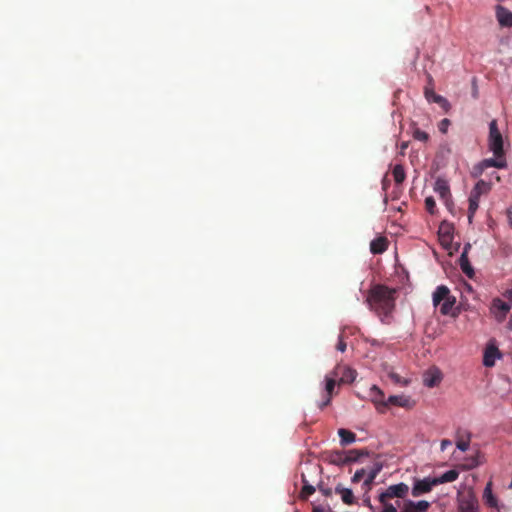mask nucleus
I'll list each match as a JSON object with an SVG mask.
<instances>
[{
  "label": "nucleus",
  "mask_w": 512,
  "mask_h": 512,
  "mask_svg": "<svg viewBox=\"0 0 512 512\" xmlns=\"http://www.w3.org/2000/svg\"><path fill=\"white\" fill-rule=\"evenodd\" d=\"M506 215H507L509 226L512 228V206L507 209Z\"/></svg>",
  "instance_id": "nucleus-43"
},
{
  "label": "nucleus",
  "mask_w": 512,
  "mask_h": 512,
  "mask_svg": "<svg viewBox=\"0 0 512 512\" xmlns=\"http://www.w3.org/2000/svg\"><path fill=\"white\" fill-rule=\"evenodd\" d=\"M332 374L335 376V377H340V382H343V383H350V382H353L356 378V371L349 368V367H346V366H342V365H337Z\"/></svg>",
  "instance_id": "nucleus-9"
},
{
  "label": "nucleus",
  "mask_w": 512,
  "mask_h": 512,
  "mask_svg": "<svg viewBox=\"0 0 512 512\" xmlns=\"http://www.w3.org/2000/svg\"><path fill=\"white\" fill-rule=\"evenodd\" d=\"M459 265L461 267L462 272L472 278L474 275V270L469 262L468 256H466V252H462L459 258Z\"/></svg>",
  "instance_id": "nucleus-23"
},
{
  "label": "nucleus",
  "mask_w": 512,
  "mask_h": 512,
  "mask_svg": "<svg viewBox=\"0 0 512 512\" xmlns=\"http://www.w3.org/2000/svg\"><path fill=\"white\" fill-rule=\"evenodd\" d=\"M510 309L511 303L505 302L500 298H496L492 302L491 310L498 322H502L506 318V315L510 311Z\"/></svg>",
  "instance_id": "nucleus-7"
},
{
  "label": "nucleus",
  "mask_w": 512,
  "mask_h": 512,
  "mask_svg": "<svg viewBox=\"0 0 512 512\" xmlns=\"http://www.w3.org/2000/svg\"><path fill=\"white\" fill-rule=\"evenodd\" d=\"M370 398L371 401L375 404L376 409L380 413H384L388 408L387 400H385V396L382 390H380L376 385H373L370 388Z\"/></svg>",
  "instance_id": "nucleus-8"
},
{
  "label": "nucleus",
  "mask_w": 512,
  "mask_h": 512,
  "mask_svg": "<svg viewBox=\"0 0 512 512\" xmlns=\"http://www.w3.org/2000/svg\"><path fill=\"white\" fill-rule=\"evenodd\" d=\"M407 146H408V145H407V143H403V144L401 145L402 150L406 149V148H407Z\"/></svg>",
  "instance_id": "nucleus-49"
},
{
  "label": "nucleus",
  "mask_w": 512,
  "mask_h": 512,
  "mask_svg": "<svg viewBox=\"0 0 512 512\" xmlns=\"http://www.w3.org/2000/svg\"><path fill=\"white\" fill-rule=\"evenodd\" d=\"M387 403L388 407L393 405L403 408H411L414 405V402L411 400V398L404 395H391L388 397Z\"/></svg>",
  "instance_id": "nucleus-14"
},
{
  "label": "nucleus",
  "mask_w": 512,
  "mask_h": 512,
  "mask_svg": "<svg viewBox=\"0 0 512 512\" xmlns=\"http://www.w3.org/2000/svg\"><path fill=\"white\" fill-rule=\"evenodd\" d=\"M409 491V487L405 483H398L389 486L384 492L379 495V502L392 498H404Z\"/></svg>",
  "instance_id": "nucleus-4"
},
{
  "label": "nucleus",
  "mask_w": 512,
  "mask_h": 512,
  "mask_svg": "<svg viewBox=\"0 0 512 512\" xmlns=\"http://www.w3.org/2000/svg\"><path fill=\"white\" fill-rule=\"evenodd\" d=\"M489 167H495L499 169H503L507 167V161L504 156H494V158H488L482 160L476 167L475 170H477L479 173H482L485 169Z\"/></svg>",
  "instance_id": "nucleus-6"
},
{
  "label": "nucleus",
  "mask_w": 512,
  "mask_h": 512,
  "mask_svg": "<svg viewBox=\"0 0 512 512\" xmlns=\"http://www.w3.org/2000/svg\"><path fill=\"white\" fill-rule=\"evenodd\" d=\"M434 481L435 479L430 477L415 480L411 491L412 496L419 497L422 494L429 493L434 486H437Z\"/></svg>",
  "instance_id": "nucleus-5"
},
{
  "label": "nucleus",
  "mask_w": 512,
  "mask_h": 512,
  "mask_svg": "<svg viewBox=\"0 0 512 512\" xmlns=\"http://www.w3.org/2000/svg\"><path fill=\"white\" fill-rule=\"evenodd\" d=\"M459 512H477V500L473 497L463 499L459 505Z\"/></svg>",
  "instance_id": "nucleus-24"
},
{
  "label": "nucleus",
  "mask_w": 512,
  "mask_h": 512,
  "mask_svg": "<svg viewBox=\"0 0 512 512\" xmlns=\"http://www.w3.org/2000/svg\"><path fill=\"white\" fill-rule=\"evenodd\" d=\"M425 209L428 213L431 215L435 214L436 212V203L432 196L426 197L425 199Z\"/></svg>",
  "instance_id": "nucleus-33"
},
{
  "label": "nucleus",
  "mask_w": 512,
  "mask_h": 512,
  "mask_svg": "<svg viewBox=\"0 0 512 512\" xmlns=\"http://www.w3.org/2000/svg\"><path fill=\"white\" fill-rule=\"evenodd\" d=\"M338 435L340 437L341 445L343 446L351 444L356 440V435L344 428L338 430Z\"/></svg>",
  "instance_id": "nucleus-28"
},
{
  "label": "nucleus",
  "mask_w": 512,
  "mask_h": 512,
  "mask_svg": "<svg viewBox=\"0 0 512 512\" xmlns=\"http://www.w3.org/2000/svg\"><path fill=\"white\" fill-rule=\"evenodd\" d=\"M312 512H333L331 508H325L323 506H314Z\"/></svg>",
  "instance_id": "nucleus-41"
},
{
  "label": "nucleus",
  "mask_w": 512,
  "mask_h": 512,
  "mask_svg": "<svg viewBox=\"0 0 512 512\" xmlns=\"http://www.w3.org/2000/svg\"><path fill=\"white\" fill-rule=\"evenodd\" d=\"M452 442L448 439H443L441 441V450L444 451L448 446H450Z\"/></svg>",
  "instance_id": "nucleus-44"
},
{
  "label": "nucleus",
  "mask_w": 512,
  "mask_h": 512,
  "mask_svg": "<svg viewBox=\"0 0 512 512\" xmlns=\"http://www.w3.org/2000/svg\"><path fill=\"white\" fill-rule=\"evenodd\" d=\"M500 357V352L495 346H488L484 353L483 364L486 367H492L495 365L496 358Z\"/></svg>",
  "instance_id": "nucleus-16"
},
{
  "label": "nucleus",
  "mask_w": 512,
  "mask_h": 512,
  "mask_svg": "<svg viewBox=\"0 0 512 512\" xmlns=\"http://www.w3.org/2000/svg\"><path fill=\"white\" fill-rule=\"evenodd\" d=\"M496 18L502 27H512V12L507 8L498 5L496 6Z\"/></svg>",
  "instance_id": "nucleus-13"
},
{
  "label": "nucleus",
  "mask_w": 512,
  "mask_h": 512,
  "mask_svg": "<svg viewBox=\"0 0 512 512\" xmlns=\"http://www.w3.org/2000/svg\"><path fill=\"white\" fill-rule=\"evenodd\" d=\"M364 504L369 507L370 509H373V506L371 504V501H370V497H366L364 500H363Z\"/></svg>",
  "instance_id": "nucleus-46"
},
{
  "label": "nucleus",
  "mask_w": 512,
  "mask_h": 512,
  "mask_svg": "<svg viewBox=\"0 0 512 512\" xmlns=\"http://www.w3.org/2000/svg\"><path fill=\"white\" fill-rule=\"evenodd\" d=\"M456 303V298L450 294V290L445 285H440L436 288L433 293V305L440 306V312L442 315H449L453 306Z\"/></svg>",
  "instance_id": "nucleus-2"
},
{
  "label": "nucleus",
  "mask_w": 512,
  "mask_h": 512,
  "mask_svg": "<svg viewBox=\"0 0 512 512\" xmlns=\"http://www.w3.org/2000/svg\"><path fill=\"white\" fill-rule=\"evenodd\" d=\"M449 125H450L449 119L445 118V119L441 120V122L439 124V130L442 133H446Z\"/></svg>",
  "instance_id": "nucleus-40"
},
{
  "label": "nucleus",
  "mask_w": 512,
  "mask_h": 512,
  "mask_svg": "<svg viewBox=\"0 0 512 512\" xmlns=\"http://www.w3.org/2000/svg\"><path fill=\"white\" fill-rule=\"evenodd\" d=\"M368 453L364 450L351 449L345 452V457L342 461L343 464L350 462H356L361 456L367 455Z\"/></svg>",
  "instance_id": "nucleus-26"
},
{
  "label": "nucleus",
  "mask_w": 512,
  "mask_h": 512,
  "mask_svg": "<svg viewBox=\"0 0 512 512\" xmlns=\"http://www.w3.org/2000/svg\"><path fill=\"white\" fill-rule=\"evenodd\" d=\"M319 491L325 496H330L332 494V490L330 488H323L322 486H319Z\"/></svg>",
  "instance_id": "nucleus-45"
},
{
  "label": "nucleus",
  "mask_w": 512,
  "mask_h": 512,
  "mask_svg": "<svg viewBox=\"0 0 512 512\" xmlns=\"http://www.w3.org/2000/svg\"><path fill=\"white\" fill-rule=\"evenodd\" d=\"M383 505V511L382 512H397V509L394 505L391 503H388V500H385L384 502H380Z\"/></svg>",
  "instance_id": "nucleus-38"
},
{
  "label": "nucleus",
  "mask_w": 512,
  "mask_h": 512,
  "mask_svg": "<svg viewBox=\"0 0 512 512\" xmlns=\"http://www.w3.org/2000/svg\"><path fill=\"white\" fill-rule=\"evenodd\" d=\"M413 137L416 139V140H419V141H422V142H426L428 139H429V135L428 133H426L425 131H422L420 129H416L413 133Z\"/></svg>",
  "instance_id": "nucleus-34"
},
{
  "label": "nucleus",
  "mask_w": 512,
  "mask_h": 512,
  "mask_svg": "<svg viewBox=\"0 0 512 512\" xmlns=\"http://www.w3.org/2000/svg\"><path fill=\"white\" fill-rule=\"evenodd\" d=\"M390 378L393 380L394 383L401 384V385H407V380H402L401 376H399L396 373H391Z\"/></svg>",
  "instance_id": "nucleus-39"
},
{
  "label": "nucleus",
  "mask_w": 512,
  "mask_h": 512,
  "mask_svg": "<svg viewBox=\"0 0 512 512\" xmlns=\"http://www.w3.org/2000/svg\"><path fill=\"white\" fill-rule=\"evenodd\" d=\"M480 197L478 192H471L469 196L468 221L471 224L477 209L479 208Z\"/></svg>",
  "instance_id": "nucleus-19"
},
{
  "label": "nucleus",
  "mask_w": 512,
  "mask_h": 512,
  "mask_svg": "<svg viewBox=\"0 0 512 512\" xmlns=\"http://www.w3.org/2000/svg\"><path fill=\"white\" fill-rule=\"evenodd\" d=\"M346 342L344 341V337H343V334H340L339 335V338H338V343L336 345V349L340 352H344L346 350Z\"/></svg>",
  "instance_id": "nucleus-37"
},
{
  "label": "nucleus",
  "mask_w": 512,
  "mask_h": 512,
  "mask_svg": "<svg viewBox=\"0 0 512 512\" xmlns=\"http://www.w3.org/2000/svg\"><path fill=\"white\" fill-rule=\"evenodd\" d=\"M471 248V245L469 243H467L465 246H464V249L462 252H466V256H468V251L470 250Z\"/></svg>",
  "instance_id": "nucleus-48"
},
{
  "label": "nucleus",
  "mask_w": 512,
  "mask_h": 512,
  "mask_svg": "<svg viewBox=\"0 0 512 512\" xmlns=\"http://www.w3.org/2000/svg\"><path fill=\"white\" fill-rule=\"evenodd\" d=\"M366 476V471L365 469H359L355 472L354 476L352 477V482L353 483H358L360 482L364 477Z\"/></svg>",
  "instance_id": "nucleus-35"
},
{
  "label": "nucleus",
  "mask_w": 512,
  "mask_h": 512,
  "mask_svg": "<svg viewBox=\"0 0 512 512\" xmlns=\"http://www.w3.org/2000/svg\"><path fill=\"white\" fill-rule=\"evenodd\" d=\"M335 492L341 496V499L345 504L352 505L355 502V497L351 489L338 485L335 488Z\"/></svg>",
  "instance_id": "nucleus-20"
},
{
  "label": "nucleus",
  "mask_w": 512,
  "mask_h": 512,
  "mask_svg": "<svg viewBox=\"0 0 512 512\" xmlns=\"http://www.w3.org/2000/svg\"><path fill=\"white\" fill-rule=\"evenodd\" d=\"M388 248V241L385 237H378L371 241L370 243V251L373 254H381L385 252Z\"/></svg>",
  "instance_id": "nucleus-17"
},
{
  "label": "nucleus",
  "mask_w": 512,
  "mask_h": 512,
  "mask_svg": "<svg viewBox=\"0 0 512 512\" xmlns=\"http://www.w3.org/2000/svg\"><path fill=\"white\" fill-rule=\"evenodd\" d=\"M344 457H345V453H336V458L333 460V462L344 465L342 463Z\"/></svg>",
  "instance_id": "nucleus-42"
},
{
  "label": "nucleus",
  "mask_w": 512,
  "mask_h": 512,
  "mask_svg": "<svg viewBox=\"0 0 512 512\" xmlns=\"http://www.w3.org/2000/svg\"><path fill=\"white\" fill-rule=\"evenodd\" d=\"M488 146L494 156H504L503 137L495 119L489 123Z\"/></svg>",
  "instance_id": "nucleus-3"
},
{
  "label": "nucleus",
  "mask_w": 512,
  "mask_h": 512,
  "mask_svg": "<svg viewBox=\"0 0 512 512\" xmlns=\"http://www.w3.org/2000/svg\"><path fill=\"white\" fill-rule=\"evenodd\" d=\"M469 444H470V441L469 439L468 440H463V439H459L457 442H456V446L459 450L461 451H466L468 450L469 448Z\"/></svg>",
  "instance_id": "nucleus-36"
},
{
  "label": "nucleus",
  "mask_w": 512,
  "mask_h": 512,
  "mask_svg": "<svg viewBox=\"0 0 512 512\" xmlns=\"http://www.w3.org/2000/svg\"><path fill=\"white\" fill-rule=\"evenodd\" d=\"M336 378L337 377H335L333 374H332V376H326V378H325V381H326L325 390L327 392V397L319 405V407L321 409H323L324 407H326V406H328L330 404L331 397H332V394H333L335 386H336Z\"/></svg>",
  "instance_id": "nucleus-15"
},
{
  "label": "nucleus",
  "mask_w": 512,
  "mask_h": 512,
  "mask_svg": "<svg viewBox=\"0 0 512 512\" xmlns=\"http://www.w3.org/2000/svg\"><path fill=\"white\" fill-rule=\"evenodd\" d=\"M425 96L428 101H433V102L441 104V105L447 104V100L443 96L438 95V94L434 93L433 91H429L428 89L425 90Z\"/></svg>",
  "instance_id": "nucleus-31"
},
{
  "label": "nucleus",
  "mask_w": 512,
  "mask_h": 512,
  "mask_svg": "<svg viewBox=\"0 0 512 512\" xmlns=\"http://www.w3.org/2000/svg\"><path fill=\"white\" fill-rule=\"evenodd\" d=\"M479 454H476L475 456L469 457L465 460V463L461 465V468L463 470H471L476 468L481 464V461L479 460Z\"/></svg>",
  "instance_id": "nucleus-29"
},
{
  "label": "nucleus",
  "mask_w": 512,
  "mask_h": 512,
  "mask_svg": "<svg viewBox=\"0 0 512 512\" xmlns=\"http://www.w3.org/2000/svg\"><path fill=\"white\" fill-rule=\"evenodd\" d=\"M453 227L446 223V222H443L440 227H439V235H440V238L442 240V242L444 243H449L453 240Z\"/></svg>",
  "instance_id": "nucleus-22"
},
{
  "label": "nucleus",
  "mask_w": 512,
  "mask_h": 512,
  "mask_svg": "<svg viewBox=\"0 0 512 512\" xmlns=\"http://www.w3.org/2000/svg\"><path fill=\"white\" fill-rule=\"evenodd\" d=\"M489 190V184L483 180H480L476 183L475 187L472 189L471 192H478V195L480 197L483 193H487Z\"/></svg>",
  "instance_id": "nucleus-32"
},
{
  "label": "nucleus",
  "mask_w": 512,
  "mask_h": 512,
  "mask_svg": "<svg viewBox=\"0 0 512 512\" xmlns=\"http://www.w3.org/2000/svg\"><path fill=\"white\" fill-rule=\"evenodd\" d=\"M483 499H484L485 504L488 505L489 507H491V508L498 507V500L492 492V482L491 481H489L486 484V487L483 492Z\"/></svg>",
  "instance_id": "nucleus-18"
},
{
  "label": "nucleus",
  "mask_w": 512,
  "mask_h": 512,
  "mask_svg": "<svg viewBox=\"0 0 512 512\" xmlns=\"http://www.w3.org/2000/svg\"><path fill=\"white\" fill-rule=\"evenodd\" d=\"M458 477H459V472L455 469H452V470L446 471L440 477H434V479H435L434 483H436V485H439V484H443V483L453 482V481L457 480Z\"/></svg>",
  "instance_id": "nucleus-21"
},
{
  "label": "nucleus",
  "mask_w": 512,
  "mask_h": 512,
  "mask_svg": "<svg viewBox=\"0 0 512 512\" xmlns=\"http://www.w3.org/2000/svg\"><path fill=\"white\" fill-rule=\"evenodd\" d=\"M434 191L440 196L443 202L448 205L451 198L450 187L447 180L437 178L434 184Z\"/></svg>",
  "instance_id": "nucleus-10"
},
{
  "label": "nucleus",
  "mask_w": 512,
  "mask_h": 512,
  "mask_svg": "<svg viewBox=\"0 0 512 512\" xmlns=\"http://www.w3.org/2000/svg\"><path fill=\"white\" fill-rule=\"evenodd\" d=\"M395 294V289H390L384 285H375L369 291L367 303L384 324L390 323L395 309Z\"/></svg>",
  "instance_id": "nucleus-1"
},
{
  "label": "nucleus",
  "mask_w": 512,
  "mask_h": 512,
  "mask_svg": "<svg viewBox=\"0 0 512 512\" xmlns=\"http://www.w3.org/2000/svg\"><path fill=\"white\" fill-rule=\"evenodd\" d=\"M392 174L394 177V181L397 184H401L405 180V177H406L405 171H404L403 166L400 164H397L394 166V168L392 170Z\"/></svg>",
  "instance_id": "nucleus-30"
},
{
  "label": "nucleus",
  "mask_w": 512,
  "mask_h": 512,
  "mask_svg": "<svg viewBox=\"0 0 512 512\" xmlns=\"http://www.w3.org/2000/svg\"><path fill=\"white\" fill-rule=\"evenodd\" d=\"M302 482H303V487H302V490L300 492V499L301 500H307L308 497L310 495H312L314 492H315V487L313 485H311L307 479H306V476L304 474H302Z\"/></svg>",
  "instance_id": "nucleus-27"
},
{
  "label": "nucleus",
  "mask_w": 512,
  "mask_h": 512,
  "mask_svg": "<svg viewBox=\"0 0 512 512\" xmlns=\"http://www.w3.org/2000/svg\"><path fill=\"white\" fill-rule=\"evenodd\" d=\"M505 296L508 298V302L512 304V290H509L505 293Z\"/></svg>",
  "instance_id": "nucleus-47"
},
{
  "label": "nucleus",
  "mask_w": 512,
  "mask_h": 512,
  "mask_svg": "<svg viewBox=\"0 0 512 512\" xmlns=\"http://www.w3.org/2000/svg\"><path fill=\"white\" fill-rule=\"evenodd\" d=\"M430 507V503L426 500L414 502L407 500L404 502L401 512H426Z\"/></svg>",
  "instance_id": "nucleus-11"
},
{
  "label": "nucleus",
  "mask_w": 512,
  "mask_h": 512,
  "mask_svg": "<svg viewBox=\"0 0 512 512\" xmlns=\"http://www.w3.org/2000/svg\"><path fill=\"white\" fill-rule=\"evenodd\" d=\"M381 469H382L381 465L375 464V466L368 472V474L366 475V478L363 482V487L366 490H369L371 488L373 481L375 480V478L377 477V475L381 471Z\"/></svg>",
  "instance_id": "nucleus-25"
},
{
  "label": "nucleus",
  "mask_w": 512,
  "mask_h": 512,
  "mask_svg": "<svg viewBox=\"0 0 512 512\" xmlns=\"http://www.w3.org/2000/svg\"><path fill=\"white\" fill-rule=\"evenodd\" d=\"M442 380V374L439 369L432 368L429 369L423 378V383L426 387L432 388L437 386Z\"/></svg>",
  "instance_id": "nucleus-12"
}]
</instances>
